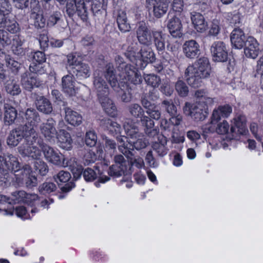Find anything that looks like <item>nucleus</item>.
I'll use <instances>...</instances> for the list:
<instances>
[{"label": "nucleus", "mask_w": 263, "mask_h": 263, "mask_svg": "<svg viewBox=\"0 0 263 263\" xmlns=\"http://www.w3.org/2000/svg\"><path fill=\"white\" fill-rule=\"evenodd\" d=\"M24 141L17 147L18 152L23 157H30L33 159L40 158L41 151L35 144L43 147L44 143L43 139L33 127L24 125Z\"/></svg>", "instance_id": "f257e3e1"}, {"label": "nucleus", "mask_w": 263, "mask_h": 263, "mask_svg": "<svg viewBox=\"0 0 263 263\" xmlns=\"http://www.w3.org/2000/svg\"><path fill=\"white\" fill-rule=\"evenodd\" d=\"M211 68L207 57H201L185 69V77L187 83L194 88L201 86L202 79L208 78Z\"/></svg>", "instance_id": "f03ea898"}, {"label": "nucleus", "mask_w": 263, "mask_h": 263, "mask_svg": "<svg viewBox=\"0 0 263 263\" xmlns=\"http://www.w3.org/2000/svg\"><path fill=\"white\" fill-rule=\"evenodd\" d=\"M208 105L200 103L192 104L186 102L183 110L186 115L191 116L195 121H201L207 117L209 114Z\"/></svg>", "instance_id": "7ed1b4c3"}, {"label": "nucleus", "mask_w": 263, "mask_h": 263, "mask_svg": "<svg viewBox=\"0 0 263 263\" xmlns=\"http://www.w3.org/2000/svg\"><path fill=\"white\" fill-rule=\"evenodd\" d=\"M66 11L69 16H72L77 13L83 21H87L88 20V12L86 4L84 0H68Z\"/></svg>", "instance_id": "20e7f679"}, {"label": "nucleus", "mask_w": 263, "mask_h": 263, "mask_svg": "<svg viewBox=\"0 0 263 263\" xmlns=\"http://www.w3.org/2000/svg\"><path fill=\"white\" fill-rule=\"evenodd\" d=\"M56 122L52 118H49L46 122L42 123L39 127L41 134L49 142L54 143L58 131L55 128Z\"/></svg>", "instance_id": "39448f33"}, {"label": "nucleus", "mask_w": 263, "mask_h": 263, "mask_svg": "<svg viewBox=\"0 0 263 263\" xmlns=\"http://www.w3.org/2000/svg\"><path fill=\"white\" fill-rule=\"evenodd\" d=\"M18 167V161L16 157L10 154L0 156V173L4 176L17 169Z\"/></svg>", "instance_id": "423d86ee"}, {"label": "nucleus", "mask_w": 263, "mask_h": 263, "mask_svg": "<svg viewBox=\"0 0 263 263\" xmlns=\"http://www.w3.org/2000/svg\"><path fill=\"white\" fill-rule=\"evenodd\" d=\"M136 36L139 43L146 46L152 44V31H151L148 25L144 22H140L137 26Z\"/></svg>", "instance_id": "0eeeda50"}, {"label": "nucleus", "mask_w": 263, "mask_h": 263, "mask_svg": "<svg viewBox=\"0 0 263 263\" xmlns=\"http://www.w3.org/2000/svg\"><path fill=\"white\" fill-rule=\"evenodd\" d=\"M115 164L109 167L108 174L110 176L118 177L124 175L127 171V162L121 154L115 156Z\"/></svg>", "instance_id": "6e6552de"}, {"label": "nucleus", "mask_w": 263, "mask_h": 263, "mask_svg": "<svg viewBox=\"0 0 263 263\" xmlns=\"http://www.w3.org/2000/svg\"><path fill=\"white\" fill-rule=\"evenodd\" d=\"M213 60L215 62H224L228 59V50L225 43L222 41L214 42L210 48Z\"/></svg>", "instance_id": "1a4fd4ad"}, {"label": "nucleus", "mask_w": 263, "mask_h": 263, "mask_svg": "<svg viewBox=\"0 0 263 263\" xmlns=\"http://www.w3.org/2000/svg\"><path fill=\"white\" fill-rule=\"evenodd\" d=\"M93 86L98 100L102 98L103 97L108 96L109 88L107 83L103 78L101 72L96 71L94 73Z\"/></svg>", "instance_id": "9d476101"}, {"label": "nucleus", "mask_w": 263, "mask_h": 263, "mask_svg": "<svg viewBox=\"0 0 263 263\" xmlns=\"http://www.w3.org/2000/svg\"><path fill=\"white\" fill-rule=\"evenodd\" d=\"M31 95L34 99V103L36 109L40 112L46 115H49L52 112V106L48 99L36 93H33Z\"/></svg>", "instance_id": "9b49d317"}, {"label": "nucleus", "mask_w": 263, "mask_h": 263, "mask_svg": "<svg viewBox=\"0 0 263 263\" xmlns=\"http://www.w3.org/2000/svg\"><path fill=\"white\" fill-rule=\"evenodd\" d=\"M41 148L45 159L48 162L56 165H61L63 155L58 153L52 147L45 143L43 144V147H41Z\"/></svg>", "instance_id": "f8f14e48"}, {"label": "nucleus", "mask_w": 263, "mask_h": 263, "mask_svg": "<svg viewBox=\"0 0 263 263\" xmlns=\"http://www.w3.org/2000/svg\"><path fill=\"white\" fill-rule=\"evenodd\" d=\"M243 47L246 56L253 59H256L260 52L257 41L252 36L247 37Z\"/></svg>", "instance_id": "ddd939ff"}, {"label": "nucleus", "mask_w": 263, "mask_h": 263, "mask_svg": "<svg viewBox=\"0 0 263 263\" xmlns=\"http://www.w3.org/2000/svg\"><path fill=\"white\" fill-rule=\"evenodd\" d=\"M126 41L128 43V46L125 55L130 61L134 62L138 60L139 58V53L140 50L138 49V44L135 41V37L133 35H129L127 37Z\"/></svg>", "instance_id": "4468645a"}, {"label": "nucleus", "mask_w": 263, "mask_h": 263, "mask_svg": "<svg viewBox=\"0 0 263 263\" xmlns=\"http://www.w3.org/2000/svg\"><path fill=\"white\" fill-rule=\"evenodd\" d=\"M182 50L185 56L191 59H195L200 53V45L194 40L185 41L183 45Z\"/></svg>", "instance_id": "2eb2a0df"}, {"label": "nucleus", "mask_w": 263, "mask_h": 263, "mask_svg": "<svg viewBox=\"0 0 263 263\" xmlns=\"http://www.w3.org/2000/svg\"><path fill=\"white\" fill-rule=\"evenodd\" d=\"M234 125L230 128V132L233 137L239 135H243L247 131L246 125V117L242 115H239L234 119Z\"/></svg>", "instance_id": "dca6fc26"}, {"label": "nucleus", "mask_w": 263, "mask_h": 263, "mask_svg": "<svg viewBox=\"0 0 263 263\" xmlns=\"http://www.w3.org/2000/svg\"><path fill=\"white\" fill-rule=\"evenodd\" d=\"M167 28L173 37L180 38L183 35L181 21L176 16H174L168 20Z\"/></svg>", "instance_id": "f3484780"}, {"label": "nucleus", "mask_w": 263, "mask_h": 263, "mask_svg": "<svg viewBox=\"0 0 263 263\" xmlns=\"http://www.w3.org/2000/svg\"><path fill=\"white\" fill-rule=\"evenodd\" d=\"M24 125L11 130L7 137V143L10 147L16 146L24 138Z\"/></svg>", "instance_id": "a211bd4d"}, {"label": "nucleus", "mask_w": 263, "mask_h": 263, "mask_svg": "<svg viewBox=\"0 0 263 263\" xmlns=\"http://www.w3.org/2000/svg\"><path fill=\"white\" fill-rule=\"evenodd\" d=\"M246 38L243 31L239 28H235L231 34L232 45L236 49H241L246 45Z\"/></svg>", "instance_id": "6ab92c4d"}, {"label": "nucleus", "mask_w": 263, "mask_h": 263, "mask_svg": "<svg viewBox=\"0 0 263 263\" xmlns=\"http://www.w3.org/2000/svg\"><path fill=\"white\" fill-rule=\"evenodd\" d=\"M21 83L23 88L29 91H31L34 87H38L42 84V82L36 77L27 72H25L22 75Z\"/></svg>", "instance_id": "aec40b11"}, {"label": "nucleus", "mask_w": 263, "mask_h": 263, "mask_svg": "<svg viewBox=\"0 0 263 263\" xmlns=\"http://www.w3.org/2000/svg\"><path fill=\"white\" fill-rule=\"evenodd\" d=\"M56 24L59 29H65L68 26L67 22L62 19V14L59 11L54 12L50 14L47 21L48 27H53Z\"/></svg>", "instance_id": "412c9836"}, {"label": "nucleus", "mask_w": 263, "mask_h": 263, "mask_svg": "<svg viewBox=\"0 0 263 263\" xmlns=\"http://www.w3.org/2000/svg\"><path fill=\"white\" fill-rule=\"evenodd\" d=\"M74 80L72 75H66L62 79V88L64 93L69 96L76 95Z\"/></svg>", "instance_id": "4be33fe9"}, {"label": "nucleus", "mask_w": 263, "mask_h": 263, "mask_svg": "<svg viewBox=\"0 0 263 263\" xmlns=\"http://www.w3.org/2000/svg\"><path fill=\"white\" fill-rule=\"evenodd\" d=\"M55 139H57L59 146L63 149L69 150L72 146V140L70 134L64 129H60Z\"/></svg>", "instance_id": "5701e85b"}, {"label": "nucleus", "mask_w": 263, "mask_h": 263, "mask_svg": "<svg viewBox=\"0 0 263 263\" xmlns=\"http://www.w3.org/2000/svg\"><path fill=\"white\" fill-rule=\"evenodd\" d=\"M24 119L26 121L25 125L30 127H36L41 122L39 112L34 108H28L24 114Z\"/></svg>", "instance_id": "b1692460"}, {"label": "nucleus", "mask_w": 263, "mask_h": 263, "mask_svg": "<svg viewBox=\"0 0 263 263\" xmlns=\"http://www.w3.org/2000/svg\"><path fill=\"white\" fill-rule=\"evenodd\" d=\"M152 42L159 54H163L165 49V34L161 31H152Z\"/></svg>", "instance_id": "393cba45"}, {"label": "nucleus", "mask_w": 263, "mask_h": 263, "mask_svg": "<svg viewBox=\"0 0 263 263\" xmlns=\"http://www.w3.org/2000/svg\"><path fill=\"white\" fill-rule=\"evenodd\" d=\"M191 20L194 28L198 32H203L208 28V23L204 16L200 13L193 12L191 13Z\"/></svg>", "instance_id": "a878e982"}, {"label": "nucleus", "mask_w": 263, "mask_h": 263, "mask_svg": "<svg viewBox=\"0 0 263 263\" xmlns=\"http://www.w3.org/2000/svg\"><path fill=\"white\" fill-rule=\"evenodd\" d=\"M140 122L147 136L154 137L158 134V130L154 128V122L151 118L144 115L140 118Z\"/></svg>", "instance_id": "bb28decb"}, {"label": "nucleus", "mask_w": 263, "mask_h": 263, "mask_svg": "<svg viewBox=\"0 0 263 263\" xmlns=\"http://www.w3.org/2000/svg\"><path fill=\"white\" fill-rule=\"evenodd\" d=\"M118 143V149L120 152L123 154L125 157L127 155L132 156L133 153L132 145L130 146L129 140L127 137L124 136H119L116 137Z\"/></svg>", "instance_id": "cd10ccee"}, {"label": "nucleus", "mask_w": 263, "mask_h": 263, "mask_svg": "<svg viewBox=\"0 0 263 263\" xmlns=\"http://www.w3.org/2000/svg\"><path fill=\"white\" fill-rule=\"evenodd\" d=\"M65 113V120L70 124L73 126H79L82 122V117L78 112L67 107L64 108Z\"/></svg>", "instance_id": "c85d7f7f"}, {"label": "nucleus", "mask_w": 263, "mask_h": 263, "mask_svg": "<svg viewBox=\"0 0 263 263\" xmlns=\"http://www.w3.org/2000/svg\"><path fill=\"white\" fill-rule=\"evenodd\" d=\"M4 121L6 125H10L13 124L17 117V110L9 103L4 104Z\"/></svg>", "instance_id": "c756f323"}, {"label": "nucleus", "mask_w": 263, "mask_h": 263, "mask_svg": "<svg viewBox=\"0 0 263 263\" xmlns=\"http://www.w3.org/2000/svg\"><path fill=\"white\" fill-rule=\"evenodd\" d=\"M104 76L111 87L114 90L118 88V82L115 74V69L112 64L108 63L106 65Z\"/></svg>", "instance_id": "7c9ffc66"}, {"label": "nucleus", "mask_w": 263, "mask_h": 263, "mask_svg": "<svg viewBox=\"0 0 263 263\" xmlns=\"http://www.w3.org/2000/svg\"><path fill=\"white\" fill-rule=\"evenodd\" d=\"M104 111L111 117L117 115V109L112 101L108 98V96L103 97L98 100Z\"/></svg>", "instance_id": "2f4dec72"}, {"label": "nucleus", "mask_w": 263, "mask_h": 263, "mask_svg": "<svg viewBox=\"0 0 263 263\" xmlns=\"http://www.w3.org/2000/svg\"><path fill=\"white\" fill-rule=\"evenodd\" d=\"M167 139L163 135H160L158 137V141L154 142L152 144V148L160 157L166 155L167 148L166 147Z\"/></svg>", "instance_id": "473e14b6"}, {"label": "nucleus", "mask_w": 263, "mask_h": 263, "mask_svg": "<svg viewBox=\"0 0 263 263\" xmlns=\"http://www.w3.org/2000/svg\"><path fill=\"white\" fill-rule=\"evenodd\" d=\"M123 127L127 135L126 137L129 139L134 140L141 135L139 133L138 127L130 120H127L124 122Z\"/></svg>", "instance_id": "72a5a7b5"}, {"label": "nucleus", "mask_w": 263, "mask_h": 263, "mask_svg": "<svg viewBox=\"0 0 263 263\" xmlns=\"http://www.w3.org/2000/svg\"><path fill=\"white\" fill-rule=\"evenodd\" d=\"M103 2L104 0H92L91 2V11L99 21L103 19L106 14Z\"/></svg>", "instance_id": "f704fd0d"}, {"label": "nucleus", "mask_w": 263, "mask_h": 263, "mask_svg": "<svg viewBox=\"0 0 263 263\" xmlns=\"http://www.w3.org/2000/svg\"><path fill=\"white\" fill-rule=\"evenodd\" d=\"M72 72L75 74L77 79L83 80L90 76L91 69L88 64L82 62L74 67Z\"/></svg>", "instance_id": "c9c22d12"}, {"label": "nucleus", "mask_w": 263, "mask_h": 263, "mask_svg": "<svg viewBox=\"0 0 263 263\" xmlns=\"http://www.w3.org/2000/svg\"><path fill=\"white\" fill-rule=\"evenodd\" d=\"M232 108L229 105L226 104L220 106L217 109H215L212 114V122H218L221 117L227 118L232 112Z\"/></svg>", "instance_id": "e433bc0d"}, {"label": "nucleus", "mask_w": 263, "mask_h": 263, "mask_svg": "<svg viewBox=\"0 0 263 263\" xmlns=\"http://www.w3.org/2000/svg\"><path fill=\"white\" fill-rule=\"evenodd\" d=\"M169 9V2L165 0H162L151 11H152L153 15L156 18L163 17L167 12Z\"/></svg>", "instance_id": "4c0bfd02"}, {"label": "nucleus", "mask_w": 263, "mask_h": 263, "mask_svg": "<svg viewBox=\"0 0 263 263\" xmlns=\"http://www.w3.org/2000/svg\"><path fill=\"white\" fill-rule=\"evenodd\" d=\"M138 60L143 61L145 65L154 63L156 60L155 54L151 48L146 46L141 48Z\"/></svg>", "instance_id": "58836bf2"}, {"label": "nucleus", "mask_w": 263, "mask_h": 263, "mask_svg": "<svg viewBox=\"0 0 263 263\" xmlns=\"http://www.w3.org/2000/svg\"><path fill=\"white\" fill-rule=\"evenodd\" d=\"M13 171L14 172V175L17 183L22 182L24 178H27L32 174L31 168L29 165H24L23 167L21 168L19 162L18 168L14 170Z\"/></svg>", "instance_id": "ea45409f"}, {"label": "nucleus", "mask_w": 263, "mask_h": 263, "mask_svg": "<svg viewBox=\"0 0 263 263\" xmlns=\"http://www.w3.org/2000/svg\"><path fill=\"white\" fill-rule=\"evenodd\" d=\"M117 22L121 31L125 32L130 30V26L127 23L126 14L124 11L120 10L118 12Z\"/></svg>", "instance_id": "a19ab883"}, {"label": "nucleus", "mask_w": 263, "mask_h": 263, "mask_svg": "<svg viewBox=\"0 0 263 263\" xmlns=\"http://www.w3.org/2000/svg\"><path fill=\"white\" fill-rule=\"evenodd\" d=\"M6 92L12 96H17L21 93L22 90L19 84L14 79H10L5 83Z\"/></svg>", "instance_id": "79ce46f5"}, {"label": "nucleus", "mask_w": 263, "mask_h": 263, "mask_svg": "<svg viewBox=\"0 0 263 263\" xmlns=\"http://www.w3.org/2000/svg\"><path fill=\"white\" fill-rule=\"evenodd\" d=\"M129 142L130 146L132 145L134 153H135V149L140 151L146 147L148 144V140L142 135L134 140L130 139Z\"/></svg>", "instance_id": "37998d69"}, {"label": "nucleus", "mask_w": 263, "mask_h": 263, "mask_svg": "<svg viewBox=\"0 0 263 263\" xmlns=\"http://www.w3.org/2000/svg\"><path fill=\"white\" fill-rule=\"evenodd\" d=\"M195 96L198 99L196 103L207 105H211L213 103V99L209 97L208 92L203 89L196 90Z\"/></svg>", "instance_id": "c03bdc74"}, {"label": "nucleus", "mask_w": 263, "mask_h": 263, "mask_svg": "<svg viewBox=\"0 0 263 263\" xmlns=\"http://www.w3.org/2000/svg\"><path fill=\"white\" fill-rule=\"evenodd\" d=\"M129 114L135 118H141L144 115V110L142 107L138 103H133L127 107Z\"/></svg>", "instance_id": "a18cd8bd"}, {"label": "nucleus", "mask_w": 263, "mask_h": 263, "mask_svg": "<svg viewBox=\"0 0 263 263\" xmlns=\"http://www.w3.org/2000/svg\"><path fill=\"white\" fill-rule=\"evenodd\" d=\"M175 89L178 95L181 97H185L188 95L189 87L186 83L180 79H178L175 84Z\"/></svg>", "instance_id": "49530a36"}, {"label": "nucleus", "mask_w": 263, "mask_h": 263, "mask_svg": "<svg viewBox=\"0 0 263 263\" xmlns=\"http://www.w3.org/2000/svg\"><path fill=\"white\" fill-rule=\"evenodd\" d=\"M57 189V185L55 183L51 182H45L39 185L38 190L41 194L47 195L55 192Z\"/></svg>", "instance_id": "de8ad7c7"}, {"label": "nucleus", "mask_w": 263, "mask_h": 263, "mask_svg": "<svg viewBox=\"0 0 263 263\" xmlns=\"http://www.w3.org/2000/svg\"><path fill=\"white\" fill-rule=\"evenodd\" d=\"M126 158L127 159V165L129 163L131 166H135L138 168H141L144 166L143 158L139 156H136L134 152L132 153V156L127 155Z\"/></svg>", "instance_id": "09e8293b"}, {"label": "nucleus", "mask_w": 263, "mask_h": 263, "mask_svg": "<svg viewBox=\"0 0 263 263\" xmlns=\"http://www.w3.org/2000/svg\"><path fill=\"white\" fill-rule=\"evenodd\" d=\"M31 17L33 19V25L37 29H41L45 27L46 20L41 13L32 12Z\"/></svg>", "instance_id": "8fccbe9b"}, {"label": "nucleus", "mask_w": 263, "mask_h": 263, "mask_svg": "<svg viewBox=\"0 0 263 263\" xmlns=\"http://www.w3.org/2000/svg\"><path fill=\"white\" fill-rule=\"evenodd\" d=\"M39 158L36 159L37 160L34 162V168L42 176H45L48 172V167L44 161Z\"/></svg>", "instance_id": "3c124183"}, {"label": "nucleus", "mask_w": 263, "mask_h": 263, "mask_svg": "<svg viewBox=\"0 0 263 263\" xmlns=\"http://www.w3.org/2000/svg\"><path fill=\"white\" fill-rule=\"evenodd\" d=\"M127 76L128 81L130 82V84L139 85L142 81L141 76L134 70H129L127 71Z\"/></svg>", "instance_id": "603ef678"}, {"label": "nucleus", "mask_w": 263, "mask_h": 263, "mask_svg": "<svg viewBox=\"0 0 263 263\" xmlns=\"http://www.w3.org/2000/svg\"><path fill=\"white\" fill-rule=\"evenodd\" d=\"M3 28H5L8 31L11 33H16L20 29L17 22L14 19H11L10 17Z\"/></svg>", "instance_id": "864d4df0"}, {"label": "nucleus", "mask_w": 263, "mask_h": 263, "mask_svg": "<svg viewBox=\"0 0 263 263\" xmlns=\"http://www.w3.org/2000/svg\"><path fill=\"white\" fill-rule=\"evenodd\" d=\"M161 104L165 110L171 116L177 115V107L172 100H164L162 102Z\"/></svg>", "instance_id": "5fc2aeb1"}, {"label": "nucleus", "mask_w": 263, "mask_h": 263, "mask_svg": "<svg viewBox=\"0 0 263 263\" xmlns=\"http://www.w3.org/2000/svg\"><path fill=\"white\" fill-rule=\"evenodd\" d=\"M6 66L14 74H17L21 68V63L15 61L11 56L6 62Z\"/></svg>", "instance_id": "6e6d98bb"}, {"label": "nucleus", "mask_w": 263, "mask_h": 263, "mask_svg": "<svg viewBox=\"0 0 263 263\" xmlns=\"http://www.w3.org/2000/svg\"><path fill=\"white\" fill-rule=\"evenodd\" d=\"M27 195V193L24 191H18L13 192L11 194L10 201H12L11 204H15L20 202H23Z\"/></svg>", "instance_id": "4d7b16f0"}, {"label": "nucleus", "mask_w": 263, "mask_h": 263, "mask_svg": "<svg viewBox=\"0 0 263 263\" xmlns=\"http://www.w3.org/2000/svg\"><path fill=\"white\" fill-rule=\"evenodd\" d=\"M12 51L15 55L18 57H22L25 54V51L22 47V42L19 39L14 40L12 46Z\"/></svg>", "instance_id": "13d9d810"}, {"label": "nucleus", "mask_w": 263, "mask_h": 263, "mask_svg": "<svg viewBox=\"0 0 263 263\" xmlns=\"http://www.w3.org/2000/svg\"><path fill=\"white\" fill-rule=\"evenodd\" d=\"M53 178L57 183H66L71 178V175L67 171H61L58 174L53 176Z\"/></svg>", "instance_id": "bf43d9fd"}, {"label": "nucleus", "mask_w": 263, "mask_h": 263, "mask_svg": "<svg viewBox=\"0 0 263 263\" xmlns=\"http://www.w3.org/2000/svg\"><path fill=\"white\" fill-rule=\"evenodd\" d=\"M18 184L21 185H24L27 187L31 189L37 185V178L34 175H33L32 174H31L27 178H24L22 182H20Z\"/></svg>", "instance_id": "052dcab7"}, {"label": "nucleus", "mask_w": 263, "mask_h": 263, "mask_svg": "<svg viewBox=\"0 0 263 263\" xmlns=\"http://www.w3.org/2000/svg\"><path fill=\"white\" fill-rule=\"evenodd\" d=\"M146 112L148 115L147 116L152 120H158L161 119V111L157 105L146 110Z\"/></svg>", "instance_id": "680f3d73"}, {"label": "nucleus", "mask_w": 263, "mask_h": 263, "mask_svg": "<svg viewBox=\"0 0 263 263\" xmlns=\"http://www.w3.org/2000/svg\"><path fill=\"white\" fill-rule=\"evenodd\" d=\"M146 83L155 88L158 87L161 82V79L159 77L155 74H147L144 77Z\"/></svg>", "instance_id": "e2e57ef3"}, {"label": "nucleus", "mask_w": 263, "mask_h": 263, "mask_svg": "<svg viewBox=\"0 0 263 263\" xmlns=\"http://www.w3.org/2000/svg\"><path fill=\"white\" fill-rule=\"evenodd\" d=\"M97 136L96 133L93 130H89L86 133L85 143L87 145L92 147L94 146L97 143Z\"/></svg>", "instance_id": "0e129e2a"}, {"label": "nucleus", "mask_w": 263, "mask_h": 263, "mask_svg": "<svg viewBox=\"0 0 263 263\" xmlns=\"http://www.w3.org/2000/svg\"><path fill=\"white\" fill-rule=\"evenodd\" d=\"M115 90L119 93V95L123 102L128 103L131 101L132 99V92H130L127 88L126 90H124L123 89L119 88L118 87V88H117Z\"/></svg>", "instance_id": "69168bd1"}, {"label": "nucleus", "mask_w": 263, "mask_h": 263, "mask_svg": "<svg viewBox=\"0 0 263 263\" xmlns=\"http://www.w3.org/2000/svg\"><path fill=\"white\" fill-rule=\"evenodd\" d=\"M30 71L37 75H41L46 72V69L44 66H43V63H38L33 62L29 66Z\"/></svg>", "instance_id": "338daca9"}, {"label": "nucleus", "mask_w": 263, "mask_h": 263, "mask_svg": "<svg viewBox=\"0 0 263 263\" xmlns=\"http://www.w3.org/2000/svg\"><path fill=\"white\" fill-rule=\"evenodd\" d=\"M96 160L97 156L96 154L91 150L85 153L83 157V162L85 165H88L91 163H94Z\"/></svg>", "instance_id": "774afa93"}]
</instances>
